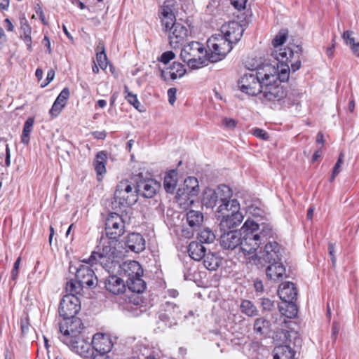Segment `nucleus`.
<instances>
[{"instance_id": "1", "label": "nucleus", "mask_w": 359, "mask_h": 359, "mask_svg": "<svg viewBox=\"0 0 359 359\" xmlns=\"http://www.w3.org/2000/svg\"><path fill=\"white\" fill-rule=\"evenodd\" d=\"M241 229L243 236L241 239V252L245 257H248L247 259L249 261L252 255H257L256 252L259 246L273 238L275 234L270 224H258L250 219L245 222Z\"/></svg>"}, {"instance_id": "2", "label": "nucleus", "mask_w": 359, "mask_h": 359, "mask_svg": "<svg viewBox=\"0 0 359 359\" xmlns=\"http://www.w3.org/2000/svg\"><path fill=\"white\" fill-rule=\"evenodd\" d=\"M231 208L227 210L228 204L218 205L215 215L219 222V228L222 231H230L238 227L243 221L244 216L240 211L241 207L238 201H231Z\"/></svg>"}, {"instance_id": "3", "label": "nucleus", "mask_w": 359, "mask_h": 359, "mask_svg": "<svg viewBox=\"0 0 359 359\" xmlns=\"http://www.w3.org/2000/svg\"><path fill=\"white\" fill-rule=\"evenodd\" d=\"M282 81L277 77V74L266 72L263 78V86L260 93L263 102H280L287 96L285 88L280 84Z\"/></svg>"}, {"instance_id": "4", "label": "nucleus", "mask_w": 359, "mask_h": 359, "mask_svg": "<svg viewBox=\"0 0 359 359\" xmlns=\"http://www.w3.org/2000/svg\"><path fill=\"white\" fill-rule=\"evenodd\" d=\"M115 253L114 241L109 238H102L97 247V250L92 252L88 262H83L90 264H100L104 269L109 270V265L114 262Z\"/></svg>"}, {"instance_id": "5", "label": "nucleus", "mask_w": 359, "mask_h": 359, "mask_svg": "<svg viewBox=\"0 0 359 359\" xmlns=\"http://www.w3.org/2000/svg\"><path fill=\"white\" fill-rule=\"evenodd\" d=\"M296 48L297 50H295V53L298 55V50H300V48L299 46ZM271 55L277 61L276 65H274L272 67L273 72L277 74V77L280 81H287L290 76V67L287 63L294 57V51L290 48L279 47L274 49Z\"/></svg>"}, {"instance_id": "6", "label": "nucleus", "mask_w": 359, "mask_h": 359, "mask_svg": "<svg viewBox=\"0 0 359 359\" xmlns=\"http://www.w3.org/2000/svg\"><path fill=\"white\" fill-rule=\"evenodd\" d=\"M263 250L258 255H252L250 262L257 266H262V262L269 264L282 262L285 253L284 248L276 241H266Z\"/></svg>"}, {"instance_id": "7", "label": "nucleus", "mask_w": 359, "mask_h": 359, "mask_svg": "<svg viewBox=\"0 0 359 359\" xmlns=\"http://www.w3.org/2000/svg\"><path fill=\"white\" fill-rule=\"evenodd\" d=\"M208 60L217 62L223 60L232 49V44L222 34H215L207 41Z\"/></svg>"}, {"instance_id": "8", "label": "nucleus", "mask_w": 359, "mask_h": 359, "mask_svg": "<svg viewBox=\"0 0 359 359\" xmlns=\"http://www.w3.org/2000/svg\"><path fill=\"white\" fill-rule=\"evenodd\" d=\"M114 201L120 207L134 205L137 201V187L128 180L120 182L114 192Z\"/></svg>"}, {"instance_id": "9", "label": "nucleus", "mask_w": 359, "mask_h": 359, "mask_svg": "<svg viewBox=\"0 0 359 359\" xmlns=\"http://www.w3.org/2000/svg\"><path fill=\"white\" fill-rule=\"evenodd\" d=\"M232 197L231 188L226 185H221L217 189H207L203 194L202 203L207 208H213L222 201H226Z\"/></svg>"}, {"instance_id": "10", "label": "nucleus", "mask_w": 359, "mask_h": 359, "mask_svg": "<svg viewBox=\"0 0 359 359\" xmlns=\"http://www.w3.org/2000/svg\"><path fill=\"white\" fill-rule=\"evenodd\" d=\"M263 78L264 76L261 78L257 72L247 73L239 79L238 86L242 92L255 96L262 91L264 84Z\"/></svg>"}, {"instance_id": "11", "label": "nucleus", "mask_w": 359, "mask_h": 359, "mask_svg": "<svg viewBox=\"0 0 359 359\" xmlns=\"http://www.w3.org/2000/svg\"><path fill=\"white\" fill-rule=\"evenodd\" d=\"M161 307L158 318L165 326L171 327L177 325V320L182 318L180 306L173 302H165Z\"/></svg>"}, {"instance_id": "12", "label": "nucleus", "mask_w": 359, "mask_h": 359, "mask_svg": "<svg viewBox=\"0 0 359 359\" xmlns=\"http://www.w3.org/2000/svg\"><path fill=\"white\" fill-rule=\"evenodd\" d=\"M62 342L72 351L83 358L89 355V351L92 349L91 344L89 342V338L87 337L84 333L73 336L72 338L66 337L63 339Z\"/></svg>"}, {"instance_id": "13", "label": "nucleus", "mask_w": 359, "mask_h": 359, "mask_svg": "<svg viewBox=\"0 0 359 359\" xmlns=\"http://www.w3.org/2000/svg\"><path fill=\"white\" fill-rule=\"evenodd\" d=\"M80 309L81 303L77 296L65 295L60 301L59 313L63 319H70L75 317Z\"/></svg>"}, {"instance_id": "14", "label": "nucleus", "mask_w": 359, "mask_h": 359, "mask_svg": "<svg viewBox=\"0 0 359 359\" xmlns=\"http://www.w3.org/2000/svg\"><path fill=\"white\" fill-rule=\"evenodd\" d=\"M106 234L110 240H116L125 231V224L121 217L114 212L111 213L105 223Z\"/></svg>"}, {"instance_id": "15", "label": "nucleus", "mask_w": 359, "mask_h": 359, "mask_svg": "<svg viewBox=\"0 0 359 359\" xmlns=\"http://www.w3.org/2000/svg\"><path fill=\"white\" fill-rule=\"evenodd\" d=\"M83 323L79 318L74 317L70 319H63V321L60 324L61 336L59 338L63 341V339L66 337L72 338L73 336L81 334L83 333Z\"/></svg>"}, {"instance_id": "16", "label": "nucleus", "mask_w": 359, "mask_h": 359, "mask_svg": "<svg viewBox=\"0 0 359 359\" xmlns=\"http://www.w3.org/2000/svg\"><path fill=\"white\" fill-rule=\"evenodd\" d=\"M221 34L231 44L236 43L242 37L244 28L236 21L224 24L221 27Z\"/></svg>"}, {"instance_id": "17", "label": "nucleus", "mask_w": 359, "mask_h": 359, "mask_svg": "<svg viewBox=\"0 0 359 359\" xmlns=\"http://www.w3.org/2000/svg\"><path fill=\"white\" fill-rule=\"evenodd\" d=\"M76 279L84 287H95L97 285V278L90 266L81 264L76 271Z\"/></svg>"}, {"instance_id": "18", "label": "nucleus", "mask_w": 359, "mask_h": 359, "mask_svg": "<svg viewBox=\"0 0 359 359\" xmlns=\"http://www.w3.org/2000/svg\"><path fill=\"white\" fill-rule=\"evenodd\" d=\"M189 35L187 27L180 22L172 25L169 29V41L172 48H177L182 45Z\"/></svg>"}, {"instance_id": "19", "label": "nucleus", "mask_w": 359, "mask_h": 359, "mask_svg": "<svg viewBox=\"0 0 359 359\" xmlns=\"http://www.w3.org/2000/svg\"><path fill=\"white\" fill-rule=\"evenodd\" d=\"M242 233L237 230L223 231L220 236L219 243L224 250H233L239 247L241 250Z\"/></svg>"}, {"instance_id": "20", "label": "nucleus", "mask_w": 359, "mask_h": 359, "mask_svg": "<svg viewBox=\"0 0 359 359\" xmlns=\"http://www.w3.org/2000/svg\"><path fill=\"white\" fill-rule=\"evenodd\" d=\"M118 273L122 278L128 280L129 278L142 276L143 269L139 262L130 260L120 264Z\"/></svg>"}, {"instance_id": "21", "label": "nucleus", "mask_w": 359, "mask_h": 359, "mask_svg": "<svg viewBox=\"0 0 359 359\" xmlns=\"http://www.w3.org/2000/svg\"><path fill=\"white\" fill-rule=\"evenodd\" d=\"M112 346L113 344L109 336L102 333L94 334L91 342L92 350L107 355Z\"/></svg>"}, {"instance_id": "22", "label": "nucleus", "mask_w": 359, "mask_h": 359, "mask_svg": "<svg viewBox=\"0 0 359 359\" xmlns=\"http://www.w3.org/2000/svg\"><path fill=\"white\" fill-rule=\"evenodd\" d=\"M137 195L150 198L154 196L160 187V184L154 179L140 180L137 183Z\"/></svg>"}, {"instance_id": "23", "label": "nucleus", "mask_w": 359, "mask_h": 359, "mask_svg": "<svg viewBox=\"0 0 359 359\" xmlns=\"http://www.w3.org/2000/svg\"><path fill=\"white\" fill-rule=\"evenodd\" d=\"M161 18L162 25L165 27V30H169L172 25H175V16L173 13L172 4L167 0L161 8Z\"/></svg>"}, {"instance_id": "24", "label": "nucleus", "mask_w": 359, "mask_h": 359, "mask_svg": "<svg viewBox=\"0 0 359 359\" xmlns=\"http://www.w3.org/2000/svg\"><path fill=\"white\" fill-rule=\"evenodd\" d=\"M126 280L117 276H109L105 280L106 289L114 294L124 292L126 290Z\"/></svg>"}, {"instance_id": "25", "label": "nucleus", "mask_w": 359, "mask_h": 359, "mask_svg": "<svg viewBox=\"0 0 359 359\" xmlns=\"http://www.w3.org/2000/svg\"><path fill=\"white\" fill-rule=\"evenodd\" d=\"M278 294L283 302L295 301L297 297V291L291 282H285L280 285Z\"/></svg>"}, {"instance_id": "26", "label": "nucleus", "mask_w": 359, "mask_h": 359, "mask_svg": "<svg viewBox=\"0 0 359 359\" xmlns=\"http://www.w3.org/2000/svg\"><path fill=\"white\" fill-rule=\"evenodd\" d=\"M126 245L130 250L140 252L145 248V241L141 234L132 233L128 234Z\"/></svg>"}, {"instance_id": "27", "label": "nucleus", "mask_w": 359, "mask_h": 359, "mask_svg": "<svg viewBox=\"0 0 359 359\" xmlns=\"http://www.w3.org/2000/svg\"><path fill=\"white\" fill-rule=\"evenodd\" d=\"M285 268L282 262L271 264L266 269L267 277L273 281L282 280L285 276Z\"/></svg>"}, {"instance_id": "28", "label": "nucleus", "mask_w": 359, "mask_h": 359, "mask_svg": "<svg viewBox=\"0 0 359 359\" xmlns=\"http://www.w3.org/2000/svg\"><path fill=\"white\" fill-rule=\"evenodd\" d=\"M185 71L184 66L181 63L174 62L169 68L161 71V76L165 81L169 79L175 80L182 77L184 74Z\"/></svg>"}, {"instance_id": "29", "label": "nucleus", "mask_w": 359, "mask_h": 359, "mask_svg": "<svg viewBox=\"0 0 359 359\" xmlns=\"http://www.w3.org/2000/svg\"><path fill=\"white\" fill-rule=\"evenodd\" d=\"M191 58L190 61H185L184 62H187L191 69L200 68L206 65L207 58L208 59V52L203 46L201 50L191 55Z\"/></svg>"}, {"instance_id": "30", "label": "nucleus", "mask_w": 359, "mask_h": 359, "mask_svg": "<svg viewBox=\"0 0 359 359\" xmlns=\"http://www.w3.org/2000/svg\"><path fill=\"white\" fill-rule=\"evenodd\" d=\"M206 249L201 242L192 241L188 247V252L191 258L196 261L203 259L205 254Z\"/></svg>"}, {"instance_id": "31", "label": "nucleus", "mask_w": 359, "mask_h": 359, "mask_svg": "<svg viewBox=\"0 0 359 359\" xmlns=\"http://www.w3.org/2000/svg\"><path fill=\"white\" fill-rule=\"evenodd\" d=\"M203 46L201 43L196 41H192L188 43L182 49L180 54L181 58L184 62L190 61L191 60V55L197 53V51L201 50Z\"/></svg>"}, {"instance_id": "32", "label": "nucleus", "mask_w": 359, "mask_h": 359, "mask_svg": "<svg viewBox=\"0 0 359 359\" xmlns=\"http://www.w3.org/2000/svg\"><path fill=\"white\" fill-rule=\"evenodd\" d=\"M199 185L197 178L189 177L184 182L183 191L182 194L195 196L198 193Z\"/></svg>"}, {"instance_id": "33", "label": "nucleus", "mask_w": 359, "mask_h": 359, "mask_svg": "<svg viewBox=\"0 0 359 359\" xmlns=\"http://www.w3.org/2000/svg\"><path fill=\"white\" fill-rule=\"evenodd\" d=\"M187 221L189 226L193 230H195L202 224L203 222V215L200 211L191 210L187 213Z\"/></svg>"}, {"instance_id": "34", "label": "nucleus", "mask_w": 359, "mask_h": 359, "mask_svg": "<svg viewBox=\"0 0 359 359\" xmlns=\"http://www.w3.org/2000/svg\"><path fill=\"white\" fill-rule=\"evenodd\" d=\"M253 329L257 335L264 336L270 332L271 323L263 317L257 318L255 320Z\"/></svg>"}, {"instance_id": "35", "label": "nucleus", "mask_w": 359, "mask_h": 359, "mask_svg": "<svg viewBox=\"0 0 359 359\" xmlns=\"http://www.w3.org/2000/svg\"><path fill=\"white\" fill-rule=\"evenodd\" d=\"M126 283L129 290L138 294L143 292L147 287L146 283L142 279V276L129 278L128 280H126Z\"/></svg>"}, {"instance_id": "36", "label": "nucleus", "mask_w": 359, "mask_h": 359, "mask_svg": "<svg viewBox=\"0 0 359 359\" xmlns=\"http://www.w3.org/2000/svg\"><path fill=\"white\" fill-rule=\"evenodd\" d=\"M177 183V172L176 170H172L168 172L163 181L164 189L168 193H173L175 190Z\"/></svg>"}, {"instance_id": "37", "label": "nucleus", "mask_w": 359, "mask_h": 359, "mask_svg": "<svg viewBox=\"0 0 359 359\" xmlns=\"http://www.w3.org/2000/svg\"><path fill=\"white\" fill-rule=\"evenodd\" d=\"M273 359H293L294 352L289 345H280L273 351Z\"/></svg>"}, {"instance_id": "38", "label": "nucleus", "mask_w": 359, "mask_h": 359, "mask_svg": "<svg viewBox=\"0 0 359 359\" xmlns=\"http://www.w3.org/2000/svg\"><path fill=\"white\" fill-rule=\"evenodd\" d=\"M107 154L102 151L97 154L94 161V168L97 175H101L106 172Z\"/></svg>"}, {"instance_id": "39", "label": "nucleus", "mask_w": 359, "mask_h": 359, "mask_svg": "<svg viewBox=\"0 0 359 359\" xmlns=\"http://www.w3.org/2000/svg\"><path fill=\"white\" fill-rule=\"evenodd\" d=\"M285 304V309L282 306H278L280 312L285 316L287 318H293L297 315L298 309L297 306L294 303V301L284 302Z\"/></svg>"}, {"instance_id": "40", "label": "nucleus", "mask_w": 359, "mask_h": 359, "mask_svg": "<svg viewBox=\"0 0 359 359\" xmlns=\"http://www.w3.org/2000/svg\"><path fill=\"white\" fill-rule=\"evenodd\" d=\"M203 259L204 266L210 271L216 270L220 264V259L213 253H208Z\"/></svg>"}, {"instance_id": "41", "label": "nucleus", "mask_w": 359, "mask_h": 359, "mask_svg": "<svg viewBox=\"0 0 359 359\" xmlns=\"http://www.w3.org/2000/svg\"><path fill=\"white\" fill-rule=\"evenodd\" d=\"M352 32L346 31L343 34V39L346 43L350 46L353 53L359 57V42H355V39L351 36Z\"/></svg>"}, {"instance_id": "42", "label": "nucleus", "mask_w": 359, "mask_h": 359, "mask_svg": "<svg viewBox=\"0 0 359 359\" xmlns=\"http://www.w3.org/2000/svg\"><path fill=\"white\" fill-rule=\"evenodd\" d=\"M198 239L201 243H212L215 240V235L213 231L208 228H203L198 233Z\"/></svg>"}, {"instance_id": "43", "label": "nucleus", "mask_w": 359, "mask_h": 359, "mask_svg": "<svg viewBox=\"0 0 359 359\" xmlns=\"http://www.w3.org/2000/svg\"><path fill=\"white\" fill-rule=\"evenodd\" d=\"M83 286L76 279H71L66 284V291L68 292L67 295H74L81 294Z\"/></svg>"}, {"instance_id": "44", "label": "nucleus", "mask_w": 359, "mask_h": 359, "mask_svg": "<svg viewBox=\"0 0 359 359\" xmlns=\"http://www.w3.org/2000/svg\"><path fill=\"white\" fill-rule=\"evenodd\" d=\"M34 123V118L29 117L27 119L24 124L21 141L25 144H27L29 142V134L33 129Z\"/></svg>"}, {"instance_id": "45", "label": "nucleus", "mask_w": 359, "mask_h": 359, "mask_svg": "<svg viewBox=\"0 0 359 359\" xmlns=\"http://www.w3.org/2000/svg\"><path fill=\"white\" fill-rule=\"evenodd\" d=\"M241 311L249 317L258 315L257 307L249 300H243L241 304Z\"/></svg>"}, {"instance_id": "46", "label": "nucleus", "mask_w": 359, "mask_h": 359, "mask_svg": "<svg viewBox=\"0 0 359 359\" xmlns=\"http://www.w3.org/2000/svg\"><path fill=\"white\" fill-rule=\"evenodd\" d=\"M124 93L125 98L127 100V101L130 104H132L136 109L141 111L142 110L140 109V107H141V104L137 97V95L130 92L128 87L127 86H124Z\"/></svg>"}, {"instance_id": "47", "label": "nucleus", "mask_w": 359, "mask_h": 359, "mask_svg": "<svg viewBox=\"0 0 359 359\" xmlns=\"http://www.w3.org/2000/svg\"><path fill=\"white\" fill-rule=\"evenodd\" d=\"M97 49H100L101 51L97 53L96 60L100 67L104 69L107 67V58L104 45L100 43L97 46Z\"/></svg>"}, {"instance_id": "48", "label": "nucleus", "mask_w": 359, "mask_h": 359, "mask_svg": "<svg viewBox=\"0 0 359 359\" xmlns=\"http://www.w3.org/2000/svg\"><path fill=\"white\" fill-rule=\"evenodd\" d=\"M287 36V33L285 30H281L279 33L275 36V38L272 41V45L274 47V49L278 48L281 47V46L286 41Z\"/></svg>"}, {"instance_id": "49", "label": "nucleus", "mask_w": 359, "mask_h": 359, "mask_svg": "<svg viewBox=\"0 0 359 359\" xmlns=\"http://www.w3.org/2000/svg\"><path fill=\"white\" fill-rule=\"evenodd\" d=\"M260 304L263 311H272L276 308L275 302L269 298H262Z\"/></svg>"}, {"instance_id": "50", "label": "nucleus", "mask_w": 359, "mask_h": 359, "mask_svg": "<svg viewBox=\"0 0 359 359\" xmlns=\"http://www.w3.org/2000/svg\"><path fill=\"white\" fill-rule=\"evenodd\" d=\"M69 95L70 93L69 88H65L57 97L55 102L65 107Z\"/></svg>"}, {"instance_id": "51", "label": "nucleus", "mask_w": 359, "mask_h": 359, "mask_svg": "<svg viewBox=\"0 0 359 359\" xmlns=\"http://www.w3.org/2000/svg\"><path fill=\"white\" fill-rule=\"evenodd\" d=\"M343 158H344V154L341 153L339 156V158L333 168L330 181H333L334 180L335 177L340 172V168L343 163Z\"/></svg>"}, {"instance_id": "52", "label": "nucleus", "mask_w": 359, "mask_h": 359, "mask_svg": "<svg viewBox=\"0 0 359 359\" xmlns=\"http://www.w3.org/2000/svg\"><path fill=\"white\" fill-rule=\"evenodd\" d=\"M20 29L22 32L21 36L31 35L32 29L26 19L20 20Z\"/></svg>"}, {"instance_id": "53", "label": "nucleus", "mask_w": 359, "mask_h": 359, "mask_svg": "<svg viewBox=\"0 0 359 359\" xmlns=\"http://www.w3.org/2000/svg\"><path fill=\"white\" fill-rule=\"evenodd\" d=\"M84 358L86 359H110L107 355L95 352L92 349L89 351V355Z\"/></svg>"}, {"instance_id": "54", "label": "nucleus", "mask_w": 359, "mask_h": 359, "mask_svg": "<svg viewBox=\"0 0 359 359\" xmlns=\"http://www.w3.org/2000/svg\"><path fill=\"white\" fill-rule=\"evenodd\" d=\"M64 108L63 106L61 104H59L55 101L54 102L50 110V114L52 116L56 117L62 111V109Z\"/></svg>"}, {"instance_id": "55", "label": "nucleus", "mask_w": 359, "mask_h": 359, "mask_svg": "<svg viewBox=\"0 0 359 359\" xmlns=\"http://www.w3.org/2000/svg\"><path fill=\"white\" fill-rule=\"evenodd\" d=\"M252 134L255 137L260 138L262 140H266L269 139V135L267 134V133L265 130L260 129V128L254 129Z\"/></svg>"}, {"instance_id": "56", "label": "nucleus", "mask_w": 359, "mask_h": 359, "mask_svg": "<svg viewBox=\"0 0 359 359\" xmlns=\"http://www.w3.org/2000/svg\"><path fill=\"white\" fill-rule=\"evenodd\" d=\"M175 57V54L172 51H167L162 54L161 61L164 64L168 63L171 60Z\"/></svg>"}, {"instance_id": "57", "label": "nucleus", "mask_w": 359, "mask_h": 359, "mask_svg": "<svg viewBox=\"0 0 359 359\" xmlns=\"http://www.w3.org/2000/svg\"><path fill=\"white\" fill-rule=\"evenodd\" d=\"M177 90L175 88H169L168 90V101L171 105H173L176 101Z\"/></svg>"}, {"instance_id": "58", "label": "nucleus", "mask_w": 359, "mask_h": 359, "mask_svg": "<svg viewBox=\"0 0 359 359\" xmlns=\"http://www.w3.org/2000/svg\"><path fill=\"white\" fill-rule=\"evenodd\" d=\"M20 327H21L22 333L23 334H25L29 332V320L27 317L21 319Z\"/></svg>"}, {"instance_id": "59", "label": "nucleus", "mask_w": 359, "mask_h": 359, "mask_svg": "<svg viewBox=\"0 0 359 359\" xmlns=\"http://www.w3.org/2000/svg\"><path fill=\"white\" fill-rule=\"evenodd\" d=\"M328 250H329V254L331 257L332 265L334 266L336 264V257H335V255H334L335 254V248H334V245L333 243H329Z\"/></svg>"}, {"instance_id": "60", "label": "nucleus", "mask_w": 359, "mask_h": 359, "mask_svg": "<svg viewBox=\"0 0 359 359\" xmlns=\"http://www.w3.org/2000/svg\"><path fill=\"white\" fill-rule=\"evenodd\" d=\"M246 2L247 0H231L232 5L238 10L245 8Z\"/></svg>"}, {"instance_id": "61", "label": "nucleus", "mask_w": 359, "mask_h": 359, "mask_svg": "<svg viewBox=\"0 0 359 359\" xmlns=\"http://www.w3.org/2000/svg\"><path fill=\"white\" fill-rule=\"evenodd\" d=\"M20 37L26 44L27 50L31 51L32 50L31 35L20 36Z\"/></svg>"}, {"instance_id": "62", "label": "nucleus", "mask_w": 359, "mask_h": 359, "mask_svg": "<svg viewBox=\"0 0 359 359\" xmlns=\"http://www.w3.org/2000/svg\"><path fill=\"white\" fill-rule=\"evenodd\" d=\"M339 325L336 323H334L332 324V334H331V338L335 341L337 337V335L339 334Z\"/></svg>"}, {"instance_id": "63", "label": "nucleus", "mask_w": 359, "mask_h": 359, "mask_svg": "<svg viewBox=\"0 0 359 359\" xmlns=\"http://www.w3.org/2000/svg\"><path fill=\"white\" fill-rule=\"evenodd\" d=\"M224 125L229 128H233L236 125V121L232 118H226L224 120Z\"/></svg>"}, {"instance_id": "64", "label": "nucleus", "mask_w": 359, "mask_h": 359, "mask_svg": "<svg viewBox=\"0 0 359 359\" xmlns=\"http://www.w3.org/2000/svg\"><path fill=\"white\" fill-rule=\"evenodd\" d=\"M55 77V72L54 70L53 69H50L48 72V74H47V76H46V83L45 85H43L42 86L44 87L46 86V85H48L51 81L53 80Z\"/></svg>"}]
</instances>
